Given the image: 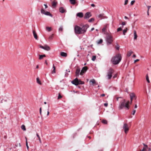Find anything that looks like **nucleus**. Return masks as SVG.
<instances>
[{"label": "nucleus", "instance_id": "5", "mask_svg": "<svg viewBox=\"0 0 151 151\" xmlns=\"http://www.w3.org/2000/svg\"><path fill=\"white\" fill-rule=\"evenodd\" d=\"M114 70L112 68H110L107 71V76L108 79H110L112 77V74L114 73Z\"/></svg>", "mask_w": 151, "mask_h": 151}, {"label": "nucleus", "instance_id": "29", "mask_svg": "<svg viewBox=\"0 0 151 151\" xmlns=\"http://www.w3.org/2000/svg\"><path fill=\"white\" fill-rule=\"evenodd\" d=\"M37 82L39 84H41V82L39 79V78H37Z\"/></svg>", "mask_w": 151, "mask_h": 151}, {"label": "nucleus", "instance_id": "46", "mask_svg": "<svg viewBox=\"0 0 151 151\" xmlns=\"http://www.w3.org/2000/svg\"><path fill=\"white\" fill-rule=\"evenodd\" d=\"M40 115H42V109L40 107Z\"/></svg>", "mask_w": 151, "mask_h": 151}, {"label": "nucleus", "instance_id": "30", "mask_svg": "<svg viewBox=\"0 0 151 151\" xmlns=\"http://www.w3.org/2000/svg\"><path fill=\"white\" fill-rule=\"evenodd\" d=\"M21 129L24 131H25L26 130L25 127L24 125H22L21 127Z\"/></svg>", "mask_w": 151, "mask_h": 151}, {"label": "nucleus", "instance_id": "59", "mask_svg": "<svg viewBox=\"0 0 151 151\" xmlns=\"http://www.w3.org/2000/svg\"><path fill=\"white\" fill-rule=\"evenodd\" d=\"M105 96V95L104 94H102L101 95V96Z\"/></svg>", "mask_w": 151, "mask_h": 151}, {"label": "nucleus", "instance_id": "52", "mask_svg": "<svg viewBox=\"0 0 151 151\" xmlns=\"http://www.w3.org/2000/svg\"><path fill=\"white\" fill-rule=\"evenodd\" d=\"M44 5L45 6V9H47L48 7V6L46 4H44Z\"/></svg>", "mask_w": 151, "mask_h": 151}, {"label": "nucleus", "instance_id": "61", "mask_svg": "<svg viewBox=\"0 0 151 151\" xmlns=\"http://www.w3.org/2000/svg\"><path fill=\"white\" fill-rule=\"evenodd\" d=\"M124 18H125V19H128V17H126V16H125V17H124Z\"/></svg>", "mask_w": 151, "mask_h": 151}, {"label": "nucleus", "instance_id": "42", "mask_svg": "<svg viewBox=\"0 0 151 151\" xmlns=\"http://www.w3.org/2000/svg\"><path fill=\"white\" fill-rule=\"evenodd\" d=\"M122 30V29L121 27H119L117 29V31L119 32L120 31H121Z\"/></svg>", "mask_w": 151, "mask_h": 151}, {"label": "nucleus", "instance_id": "13", "mask_svg": "<svg viewBox=\"0 0 151 151\" xmlns=\"http://www.w3.org/2000/svg\"><path fill=\"white\" fill-rule=\"evenodd\" d=\"M144 145V147L142 150H141L139 151H147V149H148V147L147 145H146L144 143H143Z\"/></svg>", "mask_w": 151, "mask_h": 151}, {"label": "nucleus", "instance_id": "2", "mask_svg": "<svg viewBox=\"0 0 151 151\" xmlns=\"http://www.w3.org/2000/svg\"><path fill=\"white\" fill-rule=\"evenodd\" d=\"M129 103V101H128L127 102L125 103V99L123 100L120 102V104L119 106V109H122L124 107H125L126 109H129V106L128 104Z\"/></svg>", "mask_w": 151, "mask_h": 151}, {"label": "nucleus", "instance_id": "58", "mask_svg": "<svg viewBox=\"0 0 151 151\" xmlns=\"http://www.w3.org/2000/svg\"><path fill=\"white\" fill-rule=\"evenodd\" d=\"M94 28L93 27V28H92L91 29V31H93V30H94Z\"/></svg>", "mask_w": 151, "mask_h": 151}, {"label": "nucleus", "instance_id": "41", "mask_svg": "<svg viewBox=\"0 0 151 151\" xmlns=\"http://www.w3.org/2000/svg\"><path fill=\"white\" fill-rule=\"evenodd\" d=\"M62 98V96L60 95V93L58 94V99H61Z\"/></svg>", "mask_w": 151, "mask_h": 151}, {"label": "nucleus", "instance_id": "17", "mask_svg": "<svg viewBox=\"0 0 151 151\" xmlns=\"http://www.w3.org/2000/svg\"><path fill=\"white\" fill-rule=\"evenodd\" d=\"M33 36L35 38L36 40H38V37L37 35V34L35 31L33 30Z\"/></svg>", "mask_w": 151, "mask_h": 151}, {"label": "nucleus", "instance_id": "56", "mask_svg": "<svg viewBox=\"0 0 151 151\" xmlns=\"http://www.w3.org/2000/svg\"><path fill=\"white\" fill-rule=\"evenodd\" d=\"M49 109H48V110L47 112V116H48L49 115Z\"/></svg>", "mask_w": 151, "mask_h": 151}, {"label": "nucleus", "instance_id": "21", "mask_svg": "<svg viewBox=\"0 0 151 151\" xmlns=\"http://www.w3.org/2000/svg\"><path fill=\"white\" fill-rule=\"evenodd\" d=\"M39 60H42L44 57H46V55L45 54L43 55H39Z\"/></svg>", "mask_w": 151, "mask_h": 151}, {"label": "nucleus", "instance_id": "63", "mask_svg": "<svg viewBox=\"0 0 151 151\" xmlns=\"http://www.w3.org/2000/svg\"><path fill=\"white\" fill-rule=\"evenodd\" d=\"M136 57V55H133V57Z\"/></svg>", "mask_w": 151, "mask_h": 151}, {"label": "nucleus", "instance_id": "54", "mask_svg": "<svg viewBox=\"0 0 151 151\" xmlns=\"http://www.w3.org/2000/svg\"><path fill=\"white\" fill-rule=\"evenodd\" d=\"M53 37V35H51L49 37V38L50 39H52Z\"/></svg>", "mask_w": 151, "mask_h": 151}, {"label": "nucleus", "instance_id": "19", "mask_svg": "<svg viewBox=\"0 0 151 151\" xmlns=\"http://www.w3.org/2000/svg\"><path fill=\"white\" fill-rule=\"evenodd\" d=\"M70 4L73 5H74L76 4V0H69Z\"/></svg>", "mask_w": 151, "mask_h": 151}, {"label": "nucleus", "instance_id": "15", "mask_svg": "<svg viewBox=\"0 0 151 151\" xmlns=\"http://www.w3.org/2000/svg\"><path fill=\"white\" fill-rule=\"evenodd\" d=\"M76 16L80 18H82L83 16V14L82 12H79L76 14Z\"/></svg>", "mask_w": 151, "mask_h": 151}, {"label": "nucleus", "instance_id": "64", "mask_svg": "<svg viewBox=\"0 0 151 151\" xmlns=\"http://www.w3.org/2000/svg\"><path fill=\"white\" fill-rule=\"evenodd\" d=\"M119 99V97H117V98H116V100L118 101V99Z\"/></svg>", "mask_w": 151, "mask_h": 151}, {"label": "nucleus", "instance_id": "14", "mask_svg": "<svg viewBox=\"0 0 151 151\" xmlns=\"http://www.w3.org/2000/svg\"><path fill=\"white\" fill-rule=\"evenodd\" d=\"M80 69L78 68H77L76 71V75L77 77L79 76V73H80Z\"/></svg>", "mask_w": 151, "mask_h": 151}, {"label": "nucleus", "instance_id": "11", "mask_svg": "<svg viewBox=\"0 0 151 151\" xmlns=\"http://www.w3.org/2000/svg\"><path fill=\"white\" fill-rule=\"evenodd\" d=\"M88 70V68L86 66L84 67L83 68L81 71L80 73V74L82 75L85 73L86 70Z\"/></svg>", "mask_w": 151, "mask_h": 151}, {"label": "nucleus", "instance_id": "40", "mask_svg": "<svg viewBox=\"0 0 151 151\" xmlns=\"http://www.w3.org/2000/svg\"><path fill=\"white\" fill-rule=\"evenodd\" d=\"M116 48L117 50H119V46L118 44H117V46L116 47Z\"/></svg>", "mask_w": 151, "mask_h": 151}, {"label": "nucleus", "instance_id": "50", "mask_svg": "<svg viewBox=\"0 0 151 151\" xmlns=\"http://www.w3.org/2000/svg\"><path fill=\"white\" fill-rule=\"evenodd\" d=\"M147 8H148L147 11H149V9H150V8L151 7V6H147Z\"/></svg>", "mask_w": 151, "mask_h": 151}, {"label": "nucleus", "instance_id": "24", "mask_svg": "<svg viewBox=\"0 0 151 151\" xmlns=\"http://www.w3.org/2000/svg\"><path fill=\"white\" fill-rule=\"evenodd\" d=\"M103 40L101 39H100L96 41V43L98 44H101L103 42Z\"/></svg>", "mask_w": 151, "mask_h": 151}, {"label": "nucleus", "instance_id": "8", "mask_svg": "<svg viewBox=\"0 0 151 151\" xmlns=\"http://www.w3.org/2000/svg\"><path fill=\"white\" fill-rule=\"evenodd\" d=\"M123 128L125 133L127 134L129 130V128L127 124L126 123H124Z\"/></svg>", "mask_w": 151, "mask_h": 151}, {"label": "nucleus", "instance_id": "62", "mask_svg": "<svg viewBox=\"0 0 151 151\" xmlns=\"http://www.w3.org/2000/svg\"><path fill=\"white\" fill-rule=\"evenodd\" d=\"M39 68V65H37L36 66V68Z\"/></svg>", "mask_w": 151, "mask_h": 151}, {"label": "nucleus", "instance_id": "12", "mask_svg": "<svg viewBox=\"0 0 151 151\" xmlns=\"http://www.w3.org/2000/svg\"><path fill=\"white\" fill-rule=\"evenodd\" d=\"M91 15L90 12H88L86 13L84 15V18L85 19H88L91 17Z\"/></svg>", "mask_w": 151, "mask_h": 151}, {"label": "nucleus", "instance_id": "16", "mask_svg": "<svg viewBox=\"0 0 151 151\" xmlns=\"http://www.w3.org/2000/svg\"><path fill=\"white\" fill-rule=\"evenodd\" d=\"M59 12L62 13H64L66 11L65 10L63 7H61L59 9Z\"/></svg>", "mask_w": 151, "mask_h": 151}, {"label": "nucleus", "instance_id": "23", "mask_svg": "<svg viewBox=\"0 0 151 151\" xmlns=\"http://www.w3.org/2000/svg\"><path fill=\"white\" fill-rule=\"evenodd\" d=\"M130 97H131L133 99L135 97V95L134 93H132L130 94Z\"/></svg>", "mask_w": 151, "mask_h": 151}, {"label": "nucleus", "instance_id": "53", "mask_svg": "<svg viewBox=\"0 0 151 151\" xmlns=\"http://www.w3.org/2000/svg\"><path fill=\"white\" fill-rule=\"evenodd\" d=\"M91 6L92 7H95V5L93 4H91Z\"/></svg>", "mask_w": 151, "mask_h": 151}, {"label": "nucleus", "instance_id": "22", "mask_svg": "<svg viewBox=\"0 0 151 151\" xmlns=\"http://www.w3.org/2000/svg\"><path fill=\"white\" fill-rule=\"evenodd\" d=\"M57 4V2H56L55 1H53L52 3V6L53 7H55Z\"/></svg>", "mask_w": 151, "mask_h": 151}, {"label": "nucleus", "instance_id": "48", "mask_svg": "<svg viewBox=\"0 0 151 151\" xmlns=\"http://www.w3.org/2000/svg\"><path fill=\"white\" fill-rule=\"evenodd\" d=\"M136 110H134L133 111V113H132V115H134L135 113V112H136Z\"/></svg>", "mask_w": 151, "mask_h": 151}, {"label": "nucleus", "instance_id": "38", "mask_svg": "<svg viewBox=\"0 0 151 151\" xmlns=\"http://www.w3.org/2000/svg\"><path fill=\"white\" fill-rule=\"evenodd\" d=\"M94 19L93 18H91L88 20V22H92V21H94Z\"/></svg>", "mask_w": 151, "mask_h": 151}, {"label": "nucleus", "instance_id": "45", "mask_svg": "<svg viewBox=\"0 0 151 151\" xmlns=\"http://www.w3.org/2000/svg\"><path fill=\"white\" fill-rule=\"evenodd\" d=\"M128 0H126L125 1L124 5H127V3H128Z\"/></svg>", "mask_w": 151, "mask_h": 151}, {"label": "nucleus", "instance_id": "1", "mask_svg": "<svg viewBox=\"0 0 151 151\" xmlns=\"http://www.w3.org/2000/svg\"><path fill=\"white\" fill-rule=\"evenodd\" d=\"M122 58L121 55L118 53L112 57L111 61L113 64L116 65L118 64L120 62Z\"/></svg>", "mask_w": 151, "mask_h": 151}, {"label": "nucleus", "instance_id": "37", "mask_svg": "<svg viewBox=\"0 0 151 151\" xmlns=\"http://www.w3.org/2000/svg\"><path fill=\"white\" fill-rule=\"evenodd\" d=\"M146 79L148 83H149L150 82L147 75L146 76Z\"/></svg>", "mask_w": 151, "mask_h": 151}, {"label": "nucleus", "instance_id": "4", "mask_svg": "<svg viewBox=\"0 0 151 151\" xmlns=\"http://www.w3.org/2000/svg\"><path fill=\"white\" fill-rule=\"evenodd\" d=\"M71 83L76 86H77L79 84H83L84 83V82L81 81L80 80H78L77 78L72 81Z\"/></svg>", "mask_w": 151, "mask_h": 151}, {"label": "nucleus", "instance_id": "36", "mask_svg": "<svg viewBox=\"0 0 151 151\" xmlns=\"http://www.w3.org/2000/svg\"><path fill=\"white\" fill-rule=\"evenodd\" d=\"M96 56L95 55L93 56L92 58V60L93 61H94L96 59Z\"/></svg>", "mask_w": 151, "mask_h": 151}, {"label": "nucleus", "instance_id": "32", "mask_svg": "<svg viewBox=\"0 0 151 151\" xmlns=\"http://www.w3.org/2000/svg\"><path fill=\"white\" fill-rule=\"evenodd\" d=\"M36 135L37 136V137H38V139H39V142H40V143H41V139H40V137L39 136V135H38V134L37 133L36 134Z\"/></svg>", "mask_w": 151, "mask_h": 151}, {"label": "nucleus", "instance_id": "44", "mask_svg": "<svg viewBox=\"0 0 151 151\" xmlns=\"http://www.w3.org/2000/svg\"><path fill=\"white\" fill-rule=\"evenodd\" d=\"M102 123L104 124H106L107 123V121L106 120H103L102 121Z\"/></svg>", "mask_w": 151, "mask_h": 151}, {"label": "nucleus", "instance_id": "55", "mask_svg": "<svg viewBox=\"0 0 151 151\" xmlns=\"http://www.w3.org/2000/svg\"><path fill=\"white\" fill-rule=\"evenodd\" d=\"M130 99H131V104H132V101L133 98H132L131 97H130Z\"/></svg>", "mask_w": 151, "mask_h": 151}, {"label": "nucleus", "instance_id": "47", "mask_svg": "<svg viewBox=\"0 0 151 151\" xmlns=\"http://www.w3.org/2000/svg\"><path fill=\"white\" fill-rule=\"evenodd\" d=\"M122 25H123V26H124V25L126 24V23L125 22H122ZM123 26H122V27H123Z\"/></svg>", "mask_w": 151, "mask_h": 151}, {"label": "nucleus", "instance_id": "9", "mask_svg": "<svg viewBox=\"0 0 151 151\" xmlns=\"http://www.w3.org/2000/svg\"><path fill=\"white\" fill-rule=\"evenodd\" d=\"M41 13L42 14H44L46 15L49 16L51 17H52V15L49 12H45V10L43 9H41Z\"/></svg>", "mask_w": 151, "mask_h": 151}, {"label": "nucleus", "instance_id": "7", "mask_svg": "<svg viewBox=\"0 0 151 151\" xmlns=\"http://www.w3.org/2000/svg\"><path fill=\"white\" fill-rule=\"evenodd\" d=\"M89 27V25L86 24L83 25L82 27H81L82 34H84L86 32L87 29Z\"/></svg>", "mask_w": 151, "mask_h": 151}, {"label": "nucleus", "instance_id": "57", "mask_svg": "<svg viewBox=\"0 0 151 151\" xmlns=\"http://www.w3.org/2000/svg\"><path fill=\"white\" fill-rule=\"evenodd\" d=\"M116 77V75L115 74L113 77V78H114Z\"/></svg>", "mask_w": 151, "mask_h": 151}, {"label": "nucleus", "instance_id": "25", "mask_svg": "<svg viewBox=\"0 0 151 151\" xmlns=\"http://www.w3.org/2000/svg\"><path fill=\"white\" fill-rule=\"evenodd\" d=\"M128 29L126 28L125 29H124L123 31V34L124 35H125L126 33L127 32Z\"/></svg>", "mask_w": 151, "mask_h": 151}, {"label": "nucleus", "instance_id": "34", "mask_svg": "<svg viewBox=\"0 0 151 151\" xmlns=\"http://www.w3.org/2000/svg\"><path fill=\"white\" fill-rule=\"evenodd\" d=\"M106 27H105L104 28H103L102 29V32L104 33V34H105V32H106L105 30H106Z\"/></svg>", "mask_w": 151, "mask_h": 151}, {"label": "nucleus", "instance_id": "39", "mask_svg": "<svg viewBox=\"0 0 151 151\" xmlns=\"http://www.w3.org/2000/svg\"><path fill=\"white\" fill-rule=\"evenodd\" d=\"M25 139H26V147H27V149H28V148H29V146H28V143H27V137H25Z\"/></svg>", "mask_w": 151, "mask_h": 151}, {"label": "nucleus", "instance_id": "49", "mask_svg": "<svg viewBox=\"0 0 151 151\" xmlns=\"http://www.w3.org/2000/svg\"><path fill=\"white\" fill-rule=\"evenodd\" d=\"M104 105L105 106L107 107L108 106V103H104Z\"/></svg>", "mask_w": 151, "mask_h": 151}, {"label": "nucleus", "instance_id": "6", "mask_svg": "<svg viewBox=\"0 0 151 151\" xmlns=\"http://www.w3.org/2000/svg\"><path fill=\"white\" fill-rule=\"evenodd\" d=\"M74 30L75 33L76 34H82L81 27L77 25L75 26Z\"/></svg>", "mask_w": 151, "mask_h": 151}, {"label": "nucleus", "instance_id": "28", "mask_svg": "<svg viewBox=\"0 0 151 151\" xmlns=\"http://www.w3.org/2000/svg\"><path fill=\"white\" fill-rule=\"evenodd\" d=\"M90 83H92L93 84H94L96 83V81L94 79H91L90 81Z\"/></svg>", "mask_w": 151, "mask_h": 151}, {"label": "nucleus", "instance_id": "20", "mask_svg": "<svg viewBox=\"0 0 151 151\" xmlns=\"http://www.w3.org/2000/svg\"><path fill=\"white\" fill-rule=\"evenodd\" d=\"M134 39L135 40H136L137 37V35L136 33V32L135 30L134 31Z\"/></svg>", "mask_w": 151, "mask_h": 151}, {"label": "nucleus", "instance_id": "27", "mask_svg": "<svg viewBox=\"0 0 151 151\" xmlns=\"http://www.w3.org/2000/svg\"><path fill=\"white\" fill-rule=\"evenodd\" d=\"M132 53L133 52L132 51H129L127 54V56L129 57Z\"/></svg>", "mask_w": 151, "mask_h": 151}, {"label": "nucleus", "instance_id": "10", "mask_svg": "<svg viewBox=\"0 0 151 151\" xmlns=\"http://www.w3.org/2000/svg\"><path fill=\"white\" fill-rule=\"evenodd\" d=\"M39 46L40 48L47 51H49L50 50V47L47 45H45L44 46H42L41 45H40Z\"/></svg>", "mask_w": 151, "mask_h": 151}, {"label": "nucleus", "instance_id": "33", "mask_svg": "<svg viewBox=\"0 0 151 151\" xmlns=\"http://www.w3.org/2000/svg\"><path fill=\"white\" fill-rule=\"evenodd\" d=\"M59 31H62L63 30V26H60V27L58 29Z\"/></svg>", "mask_w": 151, "mask_h": 151}, {"label": "nucleus", "instance_id": "31", "mask_svg": "<svg viewBox=\"0 0 151 151\" xmlns=\"http://www.w3.org/2000/svg\"><path fill=\"white\" fill-rule=\"evenodd\" d=\"M46 29L48 32H50L51 30V27H47Z\"/></svg>", "mask_w": 151, "mask_h": 151}, {"label": "nucleus", "instance_id": "3", "mask_svg": "<svg viewBox=\"0 0 151 151\" xmlns=\"http://www.w3.org/2000/svg\"><path fill=\"white\" fill-rule=\"evenodd\" d=\"M106 40L107 42V44L108 45L111 44L112 42L113 41L112 37L111 35L109 34H107V36L106 38Z\"/></svg>", "mask_w": 151, "mask_h": 151}, {"label": "nucleus", "instance_id": "35", "mask_svg": "<svg viewBox=\"0 0 151 151\" xmlns=\"http://www.w3.org/2000/svg\"><path fill=\"white\" fill-rule=\"evenodd\" d=\"M104 15V14H101L98 15V17L99 18H102L103 17Z\"/></svg>", "mask_w": 151, "mask_h": 151}, {"label": "nucleus", "instance_id": "51", "mask_svg": "<svg viewBox=\"0 0 151 151\" xmlns=\"http://www.w3.org/2000/svg\"><path fill=\"white\" fill-rule=\"evenodd\" d=\"M139 59H137L136 60H135L134 61V63H135L136 62L139 61Z\"/></svg>", "mask_w": 151, "mask_h": 151}, {"label": "nucleus", "instance_id": "60", "mask_svg": "<svg viewBox=\"0 0 151 151\" xmlns=\"http://www.w3.org/2000/svg\"><path fill=\"white\" fill-rule=\"evenodd\" d=\"M137 105L136 104H135V105L134 108L135 109H136L137 108Z\"/></svg>", "mask_w": 151, "mask_h": 151}, {"label": "nucleus", "instance_id": "43", "mask_svg": "<svg viewBox=\"0 0 151 151\" xmlns=\"http://www.w3.org/2000/svg\"><path fill=\"white\" fill-rule=\"evenodd\" d=\"M135 1L134 0L132 1H131V5H132L134 4V3L135 2Z\"/></svg>", "mask_w": 151, "mask_h": 151}, {"label": "nucleus", "instance_id": "26", "mask_svg": "<svg viewBox=\"0 0 151 151\" xmlns=\"http://www.w3.org/2000/svg\"><path fill=\"white\" fill-rule=\"evenodd\" d=\"M53 69L52 72V73H55V66L53 64Z\"/></svg>", "mask_w": 151, "mask_h": 151}, {"label": "nucleus", "instance_id": "18", "mask_svg": "<svg viewBox=\"0 0 151 151\" xmlns=\"http://www.w3.org/2000/svg\"><path fill=\"white\" fill-rule=\"evenodd\" d=\"M60 55L61 56L64 57H66L67 56V53L65 52H60Z\"/></svg>", "mask_w": 151, "mask_h": 151}]
</instances>
